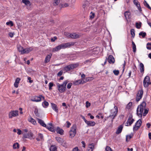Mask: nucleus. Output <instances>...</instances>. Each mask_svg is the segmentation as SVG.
Masks as SVG:
<instances>
[{
	"label": "nucleus",
	"instance_id": "1",
	"mask_svg": "<svg viewBox=\"0 0 151 151\" xmlns=\"http://www.w3.org/2000/svg\"><path fill=\"white\" fill-rule=\"evenodd\" d=\"M146 104L145 101H143L137 107V114L139 116L142 117L144 110V108L146 106Z\"/></svg>",
	"mask_w": 151,
	"mask_h": 151
},
{
	"label": "nucleus",
	"instance_id": "2",
	"mask_svg": "<svg viewBox=\"0 0 151 151\" xmlns=\"http://www.w3.org/2000/svg\"><path fill=\"white\" fill-rule=\"evenodd\" d=\"M68 82V81L66 80L64 81L62 84H60L58 83H57V86L58 90L60 93H62L65 91L66 85Z\"/></svg>",
	"mask_w": 151,
	"mask_h": 151
},
{
	"label": "nucleus",
	"instance_id": "3",
	"mask_svg": "<svg viewBox=\"0 0 151 151\" xmlns=\"http://www.w3.org/2000/svg\"><path fill=\"white\" fill-rule=\"evenodd\" d=\"M18 51L22 54L24 53H27L33 50V48L32 47H30L29 48H26L24 49L23 47L20 45L18 46L17 47Z\"/></svg>",
	"mask_w": 151,
	"mask_h": 151
},
{
	"label": "nucleus",
	"instance_id": "4",
	"mask_svg": "<svg viewBox=\"0 0 151 151\" xmlns=\"http://www.w3.org/2000/svg\"><path fill=\"white\" fill-rule=\"evenodd\" d=\"M114 108L115 109L114 111V109H111L110 111V115L107 117V118H111V121L113 122L114 119L117 116V113L118 111V108L116 106H115Z\"/></svg>",
	"mask_w": 151,
	"mask_h": 151
},
{
	"label": "nucleus",
	"instance_id": "5",
	"mask_svg": "<svg viewBox=\"0 0 151 151\" xmlns=\"http://www.w3.org/2000/svg\"><path fill=\"white\" fill-rule=\"evenodd\" d=\"M78 65V63L70 64L64 67L63 68V70L66 72H67L76 68Z\"/></svg>",
	"mask_w": 151,
	"mask_h": 151
},
{
	"label": "nucleus",
	"instance_id": "6",
	"mask_svg": "<svg viewBox=\"0 0 151 151\" xmlns=\"http://www.w3.org/2000/svg\"><path fill=\"white\" fill-rule=\"evenodd\" d=\"M77 129L76 125L74 124L71 127L70 131V136L72 138L75 135L76 133Z\"/></svg>",
	"mask_w": 151,
	"mask_h": 151
},
{
	"label": "nucleus",
	"instance_id": "7",
	"mask_svg": "<svg viewBox=\"0 0 151 151\" xmlns=\"http://www.w3.org/2000/svg\"><path fill=\"white\" fill-rule=\"evenodd\" d=\"M55 139L56 141L59 143L62 146L67 147V144L66 141L63 139L61 138L60 137H55Z\"/></svg>",
	"mask_w": 151,
	"mask_h": 151
},
{
	"label": "nucleus",
	"instance_id": "8",
	"mask_svg": "<svg viewBox=\"0 0 151 151\" xmlns=\"http://www.w3.org/2000/svg\"><path fill=\"white\" fill-rule=\"evenodd\" d=\"M143 94V91L142 88L139 90L137 94L136 101L138 102L142 98Z\"/></svg>",
	"mask_w": 151,
	"mask_h": 151
},
{
	"label": "nucleus",
	"instance_id": "9",
	"mask_svg": "<svg viewBox=\"0 0 151 151\" xmlns=\"http://www.w3.org/2000/svg\"><path fill=\"white\" fill-rule=\"evenodd\" d=\"M142 121L141 119H139L133 126V130L134 132L137 130L141 126Z\"/></svg>",
	"mask_w": 151,
	"mask_h": 151
},
{
	"label": "nucleus",
	"instance_id": "10",
	"mask_svg": "<svg viewBox=\"0 0 151 151\" xmlns=\"http://www.w3.org/2000/svg\"><path fill=\"white\" fill-rule=\"evenodd\" d=\"M41 98H42L43 100H45L44 97L41 95H40L39 96H36L32 97L31 99V101H32L38 102L41 101Z\"/></svg>",
	"mask_w": 151,
	"mask_h": 151
},
{
	"label": "nucleus",
	"instance_id": "11",
	"mask_svg": "<svg viewBox=\"0 0 151 151\" xmlns=\"http://www.w3.org/2000/svg\"><path fill=\"white\" fill-rule=\"evenodd\" d=\"M34 135L31 130L28 131L27 133H24L23 134V137L25 138H28L30 139L32 138L34 139L33 138Z\"/></svg>",
	"mask_w": 151,
	"mask_h": 151
},
{
	"label": "nucleus",
	"instance_id": "12",
	"mask_svg": "<svg viewBox=\"0 0 151 151\" xmlns=\"http://www.w3.org/2000/svg\"><path fill=\"white\" fill-rule=\"evenodd\" d=\"M74 44L73 42L61 44L59 45L60 49H64L67 47H69L73 45Z\"/></svg>",
	"mask_w": 151,
	"mask_h": 151
},
{
	"label": "nucleus",
	"instance_id": "13",
	"mask_svg": "<svg viewBox=\"0 0 151 151\" xmlns=\"http://www.w3.org/2000/svg\"><path fill=\"white\" fill-rule=\"evenodd\" d=\"M68 38H71L72 39H77L80 37V36L76 33H68Z\"/></svg>",
	"mask_w": 151,
	"mask_h": 151
},
{
	"label": "nucleus",
	"instance_id": "14",
	"mask_svg": "<svg viewBox=\"0 0 151 151\" xmlns=\"http://www.w3.org/2000/svg\"><path fill=\"white\" fill-rule=\"evenodd\" d=\"M18 111L17 110L9 112V117L11 118L13 117H15L18 115Z\"/></svg>",
	"mask_w": 151,
	"mask_h": 151
},
{
	"label": "nucleus",
	"instance_id": "15",
	"mask_svg": "<svg viewBox=\"0 0 151 151\" xmlns=\"http://www.w3.org/2000/svg\"><path fill=\"white\" fill-rule=\"evenodd\" d=\"M133 3L137 7L140 13H141L142 9L141 7L140 4L139 2H138L137 0H134L133 1Z\"/></svg>",
	"mask_w": 151,
	"mask_h": 151
},
{
	"label": "nucleus",
	"instance_id": "16",
	"mask_svg": "<svg viewBox=\"0 0 151 151\" xmlns=\"http://www.w3.org/2000/svg\"><path fill=\"white\" fill-rule=\"evenodd\" d=\"M150 81V77L149 76H146L143 80V85L144 86H147L148 82Z\"/></svg>",
	"mask_w": 151,
	"mask_h": 151
},
{
	"label": "nucleus",
	"instance_id": "17",
	"mask_svg": "<svg viewBox=\"0 0 151 151\" xmlns=\"http://www.w3.org/2000/svg\"><path fill=\"white\" fill-rule=\"evenodd\" d=\"M45 127L52 132H55L53 127L52 123H49L48 125H46V126Z\"/></svg>",
	"mask_w": 151,
	"mask_h": 151
},
{
	"label": "nucleus",
	"instance_id": "18",
	"mask_svg": "<svg viewBox=\"0 0 151 151\" xmlns=\"http://www.w3.org/2000/svg\"><path fill=\"white\" fill-rule=\"evenodd\" d=\"M124 16L125 17L126 20L128 22V20L127 19H129L131 18V13L129 11H126L124 13Z\"/></svg>",
	"mask_w": 151,
	"mask_h": 151
},
{
	"label": "nucleus",
	"instance_id": "19",
	"mask_svg": "<svg viewBox=\"0 0 151 151\" xmlns=\"http://www.w3.org/2000/svg\"><path fill=\"white\" fill-rule=\"evenodd\" d=\"M52 55V54L50 53L47 55L45 58L44 61V63H47L50 61V59L51 58Z\"/></svg>",
	"mask_w": 151,
	"mask_h": 151
},
{
	"label": "nucleus",
	"instance_id": "20",
	"mask_svg": "<svg viewBox=\"0 0 151 151\" xmlns=\"http://www.w3.org/2000/svg\"><path fill=\"white\" fill-rule=\"evenodd\" d=\"M108 59V60L109 63H114L115 62L114 59V58L112 55H110L109 56Z\"/></svg>",
	"mask_w": 151,
	"mask_h": 151
},
{
	"label": "nucleus",
	"instance_id": "21",
	"mask_svg": "<svg viewBox=\"0 0 151 151\" xmlns=\"http://www.w3.org/2000/svg\"><path fill=\"white\" fill-rule=\"evenodd\" d=\"M51 104L52 109L57 113H58L59 110L57 105L53 103H51Z\"/></svg>",
	"mask_w": 151,
	"mask_h": 151
},
{
	"label": "nucleus",
	"instance_id": "22",
	"mask_svg": "<svg viewBox=\"0 0 151 151\" xmlns=\"http://www.w3.org/2000/svg\"><path fill=\"white\" fill-rule=\"evenodd\" d=\"M56 131L57 133L60 134L61 135H63L64 134V131L59 127H57Z\"/></svg>",
	"mask_w": 151,
	"mask_h": 151
},
{
	"label": "nucleus",
	"instance_id": "23",
	"mask_svg": "<svg viewBox=\"0 0 151 151\" xmlns=\"http://www.w3.org/2000/svg\"><path fill=\"white\" fill-rule=\"evenodd\" d=\"M123 128V126L122 125H119L117 128L116 133V134H118L121 133L122 131Z\"/></svg>",
	"mask_w": 151,
	"mask_h": 151
},
{
	"label": "nucleus",
	"instance_id": "24",
	"mask_svg": "<svg viewBox=\"0 0 151 151\" xmlns=\"http://www.w3.org/2000/svg\"><path fill=\"white\" fill-rule=\"evenodd\" d=\"M89 0H86L85 1L82 7L84 9L86 8L89 6L90 2L88 1Z\"/></svg>",
	"mask_w": 151,
	"mask_h": 151
},
{
	"label": "nucleus",
	"instance_id": "25",
	"mask_svg": "<svg viewBox=\"0 0 151 151\" xmlns=\"http://www.w3.org/2000/svg\"><path fill=\"white\" fill-rule=\"evenodd\" d=\"M21 79L19 78H17L15 80V81L14 83V86L16 88H17L19 86V84Z\"/></svg>",
	"mask_w": 151,
	"mask_h": 151
},
{
	"label": "nucleus",
	"instance_id": "26",
	"mask_svg": "<svg viewBox=\"0 0 151 151\" xmlns=\"http://www.w3.org/2000/svg\"><path fill=\"white\" fill-rule=\"evenodd\" d=\"M37 120L38 121V122L41 125L44 127L46 126V125L42 120L37 118Z\"/></svg>",
	"mask_w": 151,
	"mask_h": 151
},
{
	"label": "nucleus",
	"instance_id": "27",
	"mask_svg": "<svg viewBox=\"0 0 151 151\" xmlns=\"http://www.w3.org/2000/svg\"><path fill=\"white\" fill-rule=\"evenodd\" d=\"M28 120L29 122H31L32 124L34 125H35L36 124V122L35 120L32 118L31 116H30L28 119Z\"/></svg>",
	"mask_w": 151,
	"mask_h": 151
},
{
	"label": "nucleus",
	"instance_id": "28",
	"mask_svg": "<svg viewBox=\"0 0 151 151\" xmlns=\"http://www.w3.org/2000/svg\"><path fill=\"white\" fill-rule=\"evenodd\" d=\"M22 2L27 6H30L31 5L30 1L29 0H22Z\"/></svg>",
	"mask_w": 151,
	"mask_h": 151
},
{
	"label": "nucleus",
	"instance_id": "29",
	"mask_svg": "<svg viewBox=\"0 0 151 151\" xmlns=\"http://www.w3.org/2000/svg\"><path fill=\"white\" fill-rule=\"evenodd\" d=\"M73 84L74 85H77L82 84V81L80 79L75 81H73Z\"/></svg>",
	"mask_w": 151,
	"mask_h": 151
},
{
	"label": "nucleus",
	"instance_id": "30",
	"mask_svg": "<svg viewBox=\"0 0 151 151\" xmlns=\"http://www.w3.org/2000/svg\"><path fill=\"white\" fill-rule=\"evenodd\" d=\"M139 66L140 72L143 73L144 71V65L142 63H141L139 64Z\"/></svg>",
	"mask_w": 151,
	"mask_h": 151
},
{
	"label": "nucleus",
	"instance_id": "31",
	"mask_svg": "<svg viewBox=\"0 0 151 151\" xmlns=\"http://www.w3.org/2000/svg\"><path fill=\"white\" fill-rule=\"evenodd\" d=\"M129 120V121H128V119H127V125H126V126H131L134 121V119H130Z\"/></svg>",
	"mask_w": 151,
	"mask_h": 151
},
{
	"label": "nucleus",
	"instance_id": "32",
	"mask_svg": "<svg viewBox=\"0 0 151 151\" xmlns=\"http://www.w3.org/2000/svg\"><path fill=\"white\" fill-rule=\"evenodd\" d=\"M95 124V122L94 121H88L87 124L89 126H93Z\"/></svg>",
	"mask_w": 151,
	"mask_h": 151
},
{
	"label": "nucleus",
	"instance_id": "33",
	"mask_svg": "<svg viewBox=\"0 0 151 151\" xmlns=\"http://www.w3.org/2000/svg\"><path fill=\"white\" fill-rule=\"evenodd\" d=\"M57 149L56 146L53 145H51L50 148V151H57Z\"/></svg>",
	"mask_w": 151,
	"mask_h": 151
},
{
	"label": "nucleus",
	"instance_id": "34",
	"mask_svg": "<svg viewBox=\"0 0 151 151\" xmlns=\"http://www.w3.org/2000/svg\"><path fill=\"white\" fill-rule=\"evenodd\" d=\"M132 49L133 50V52L134 53L136 52V45L134 42L132 41Z\"/></svg>",
	"mask_w": 151,
	"mask_h": 151
},
{
	"label": "nucleus",
	"instance_id": "35",
	"mask_svg": "<svg viewBox=\"0 0 151 151\" xmlns=\"http://www.w3.org/2000/svg\"><path fill=\"white\" fill-rule=\"evenodd\" d=\"M19 145L18 143H15L13 145V148L14 149H19Z\"/></svg>",
	"mask_w": 151,
	"mask_h": 151
},
{
	"label": "nucleus",
	"instance_id": "36",
	"mask_svg": "<svg viewBox=\"0 0 151 151\" xmlns=\"http://www.w3.org/2000/svg\"><path fill=\"white\" fill-rule=\"evenodd\" d=\"M42 105L44 108H47L49 105L48 103L45 101L42 103Z\"/></svg>",
	"mask_w": 151,
	"mask_h": 151
},
{
	"label": "nucleus",
	"instance_id": "37",
	"mask_svg": "<svg viewBox=\"0 0 151 151\" xmlns=\"http://www.w3.org/2000/svg\"><path fill=\"white\" fill-rule=\"evenodd\" d=\"M131 34L132 35V37L134 38L135 35V30L133 29H132L130 30Z\"/></svg>",
	"mask_w": 151,
	"mask_h": 151
},
{
	"label": "nucleus",
	"instance_id": "38",
	"mask_svg": "<svg viewBox=\"0 0 151 151\" xmlns=\"http://www.w3.org/2000/svg\"><path fill=\"white\" fill-rule=\"evenodd\" d=\"M60 48L59 46V45H58L57 46H56L55 47L53 48L52 50V51L53 52H55V51H59V50H60Z\"/></svg>",
	"mask_w": 151,
	"mask_h": 151
},
{
	"label": "nucleus",
	"instance_id": "39",
	"mask_svg": "<svg viewBox=\"0 0 151 151\" xmlns=\"http://www.w3.org/2000/svg\"><path fill=\"white\" fill-rule=\"evenodd\" d=\"M144 4L145 6H146L148 9L151 10V7L149 5L145 0H144Z\"/></svg>",
	"mask_w": 151,
	"mask_h": 151
},
{
	"label": "nucleus",
	"instance_id": "40",
	"mask_svg": "<svg viewBox=\"0 0 151 151\" xmlns=\"http://www.w3.org/2000/svg\"><path fill=\"white\" fill-rule=\"evenodd\" d=\"M142 23L141 22L139 23L136 22L135 24L136 27L138 29H140L141 27Z\"/></svg>",
	"mask_w": 151,
	"mask_h": 151
},
{
	"label": "nucleus",
	"instance_id": "41",
	"mask_svg": "<svg viewBox=\"0 0 151 151\" xmlns=\"http://www.w3.org/2000/svg\"><path fill=\"white\" fill-rule=\"evenodd\" d=\"M139 36H142L143 38H144L146 35V33L145 32H141L139 33Z\"/></svg>",
	"mask_w": 151,
	"mask_h": 151
},
{
	"label": "nucleus",
	"instance_id": "42",
	"mask_svg": "<svg viewBox=\"0 0 151 151\" xmlns=\"http://www.w3.org/2000/svg\"><path fill=\"white\" fill-rule=\"evenodd\" d=\"M133 136L132 134H130L129 135H127L126 136V142H128V139L129 138V139L132 138Z\"/></svg>",
	"mask_w": 151,
	"mask_h": 151
},
{
	"label": "nucleus",
	"instance_id": "43",
	"mask_svg": "<svg viewBox=\"0 0 151 151\" xmlns=\"http://www.w3.org/2000/svg\"><path fill=\"white\" fill-rule=\"evenodd\" d=\"M132 105V102H129L127 105V106L126 107V109H130Z\"/></svg>",
	"mask_w": 151,
	"mask_h": 151
},
{
	"label": "nucleus",
	"instance_id": "44",
	"mask_svg": "<svg viewBox=\"0 0 151 151\" xmlns=\"http://www.w3.org/2000/svg\"><path fill=\"white\" fill-rule=\"evenodd\" d=\"M53 86V82H50L49 84V89L50 90H51L52 88V87Z\"/></svg>",
	"mask_w": 151,
	"mask_h": 151
},
{
	"label": "nucleus",
	"instance_id": "45",
	"mask_svg": "<svg viewBox=\"0 0 151 151\" xmlns=\"http://www.w3.org/2000/svg\"><path fill=\"white\" fill-rule=\"evenodd\" d=\"M94 147V145L93 143H92L89 145V147L91 149V151H93Z\"/></svg>",
	"mask_w": 151,
	"mask_h": 151
},
{
	"label": "nucleus",
	"instance_id": "46",
	"mask_svg": "<svg viewBox=\"0 0 151 151\" xmlns=\"http://www.w3.org/2000/svg\"><path fill=\"white\" fill-rule=\"evenodd\" d=\"M38 137L40 139V140L41 141L42 139H43V136L42 134L41 133H39L38 134Z\"/></svg>",
	"mask_w": 151,
	"mask_h": 151
},
{
	"label": "nucleus",
	"instance_id": "47",
	"mask_svg": "<svg viewBox=\"0 0 151 151\" xmlns=\"http://www.w3.org/2000/svg\"><path fill=\"white\" fill-rule=\"evenodd\" d=\"M6 24L7 25H10L11 27H12L13 26V22L12 21H10L7 22L6 23Z\"/></svg>",
	"mask_w": 151,
	"mask_h": 151
},
{
	"label": "nucleus",
	"instance_id": "48",
	"mask_svg": "<svg viewBox=\"0 0 151 151\" xmlns=\"http://www.w3.org/2000/svg\"><path fill=\"white\" fill-rule=\"evenodd\" d=\"M148 110L146 109H144V111L143 113V116H145L146 114L148 113Z\"/></svg>",
	"mask_w": 151,
	"mask_h": 151
},
{
	"label": "nucleus",
	"instance_id": "49",
	"mask_svg": "<svg viewBox=\"0 0 151 151\" xmlns=\"http://www.w3.org/2000/svg\"><path fill=\"white\" fill-rule=\"evenodd\" d=\"M89 78V77L86 78V79L85 80H84L83 79L81 80V81H82V84H83L88 81L89 80V79L88 78Z\"/></svg>",
	"mask_w": 151,
	"mask_h": 151
},
{
	"label": "nucleus",
	"instance_id": "50",
	"mask_svg": "<svg viewBox=\"0 0 151 151\" xmlns=\"http://www.w3.org/2000/svg\"><path fill=\"white\" fill-rule=\"evenodd\" d=\"M113 72L116 76H117L119 73V71L118 70H114L113 71Z\"/></svg>",
	"mask_w": 151,
	"mask_h": 151
},
{
	"label": "nucleus",
	"instance_id": "51",
	"mask_svg": "<svg viewBox=\"0 0 151 151\" xmlns=\"http://www.w3.org/2000/svg\"><path fill=\"white\" fill-rule=\"evenodd\" d=\"M106 151H112L111 148L109 146H107L105 149Z\"/></svg>",
	"mask_w": 151,
	"mask_h": 151
},
{
	"label": "nucleus",
	"instance_id": "52",
	"mask_svg": "<svg viewBox=\"0 0 151 151\" xmlns=\"http://www.w3.org/2000/svg\"><path fill=\"white\" fill-rule=\"evenodd\" d=\"M66 123H67V125L66 126V127L68 128H69L71 124L70 122L68 121L66 122Z\"/></svg>",
	"mask_w": 151,
	"mask_h": 151
},
{
	"label": "nucleus",
	"instance_id": "53",
	"mask_svg": "<svg viewBox=\"0 0 151 151\" xmlns=\"http://www.w3.org/2000/svg\"><path fill=\"white\" fill-rule=\"evenodd\" d=\"M126 64V62L125 60H124V63L123 64V72H124L125 68V66Z\"/></svg>",
	"mask_w": 151,
	"mask_h": 151
},
{
	"label": "nucleus",
	"instance_id": "54",
	"mask_svg": "<svg viewBox=\"0 0 151 151\" xmlns=\"http://www.w3.org/2000/svg\"><path fill=\"white\" fill-rule=\"evenodd\" d=\"M92 61L91 59H89L86 60L84 62V63L85 64H87L88 63H90Z\"/></svg>",
	"mask_w": 151,
	"mask_h": 151
},
{
	"label": "nucleus",
	"instance_id": "55",
	"mask_svg": "<svg viewBox=\"0 0 151 151\" xmlns=\"http://www.w3.org/2000/svg\"><path fill=\"white\" fill-rule=\"evenodd\" d=\"M72 85V83H68L67 86V88L68 89H70Z\"/></svg>",
	"mask_w": 151,
	"mask_h": 151
},
{
	"label": "nucleus",
	"instance_id": "56",
	"mask_svg": "<svg viewBox=\"0 0 151 151\" xmlns=\"http://www.w3.org/2000/svg\"><path fill=\"white\" fill-rule=\"evenodd\" d=\"M133 69L134 70V72L136 71L137 68L135 63L134 64V66L133 67Z\"/></svg>",
	"mask_w": 151,
	"mask_h": 151
},
{
	"label": "nucleus",
	"instance_id": "57",
	"mask_svg": "<svg viewBox=\"0 0 151 151\" xmlns=\"http://www.w3.org/2000/svg\"><path fill=\"white\" fill-rule=\"evenodd\" d=\"M63 73V72L62 71H59L57 74V76H61Z\"/></svg>",
	"mask_w": 151,
	"mask_h": 151
},
{
	"label": "nucleus",
	"instance_id": "58",
	"mask_svg": "<svg viewBox=\"0 0 151 151\" xmlns=\"http://www.w3.org/2000/svg\"><path fill=\"white\" fill-rule=\"evenodd\" d=\"M86 107L87 108L90 106L91 105V103H89L88 101H87L86 102Z\"/></svg>",
	"mask_w": 151,
	"mask_h": 151
},
{
	"label": "nucleus",
	"instance_id": "59",
	"mask_svg": "<svg viewBox=\"0 0 151 151\" xmlns=\"http://www.w3.org/2000/svg\"><path fill=\"white\" fill-rule=\"evenodd\" d=\"M72 151H80L78 150V147H76L75 148H74L72 150Z\"/></svg>",
	"mask_w": 151,
	"mask_h": 151
},
{
	"label": "nucleus",
	"instance_id": "60",
	"mask_svg": "<svg viewBox=\"0 0 151 151\" xmlns=\"http://www.w3.org/2000/svg\"><path fill=\"white\" fill-rule=\"evenodd\" d=\"M60 0H55V3L56 4V5H58V4L60 2Z\"/></svg>",
	"mask_w": 151,
	"mask_h": 151
},
{
	"label": "nucleus",
	"instance_id": "61",
	"mask_svg": "<svg viewBox=\"0 0 151 151\" xmlns=\"http://www.w3.org/2000/svg\"><path fill=\"white\" fill-rule=\"evenodd\" d=\"M14 33L12 32H9V35L11 37H13Z\"/></svg>",
	"mask_w": 151,
	"mask_h": 151
},
{
	"label": "nucleus",
	"instance_id": "62",
	"mask_svg": "<svg viewBox=\"0 0 151 151\" xmlns=\"http://www.w3.org/2000/svg\"><path fill=\"white\" fill-rule=\"evenodd\" d=\"M28 80L29 81V83H32L33 82V81L31 80V78L30 77H28Z\"/></svg>",
	"mask_w": 151,
	"mask_h": 151
},
{
	"label": "nucleus",
	"instance_id": "63",
	"mask_svg": "<svg viewBox=\"0 0 151 151\" xmlns=\"http://www.w3.org/2000/svg\"><path fill=\"white\" fill-rule=\"evenodd\" d=\"M18 132H17V133L18 135H20L21 134L22 131L21 130L19 129H17Z\"/></svg>",
	"mask_w": 151,
	"mask_h": 151
},
{
	"label": "nucleus",
	"instance_id": "64",
	"mask_svg": "<svg viewBox=\"0 0 151 151\" xmlns=\"http://www.w3.org/2000/svg\"><path fill=\"white\" fill-rule=\"evenodd\" d=\"M133 116L132 114H130L129 117L128 119V121H129V120L130 119H133L132 118Z\"/></svg>",
	"mask_w": 151,
	"mask_h": 151
}]
</instances>
